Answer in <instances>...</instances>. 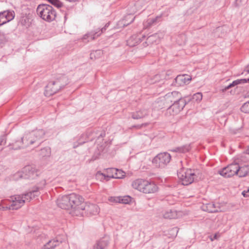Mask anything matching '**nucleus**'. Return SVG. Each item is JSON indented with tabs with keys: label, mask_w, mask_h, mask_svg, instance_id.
<instances>
[{
	"label": "nucleus",
	"mask_w": 249,
	"mask_h": 249,
	"mask_svg": "<svg viewBox=\"0 0 249 249\" xmlns=\"http://www.w3.org/2000/svg\"><path fill=\"white\" fill-rule=\"evenodd\" d=\"M83 198L79 195L72 193L68 195H64L59 197L57 200V206L63 209H73L78 212V207Z\"/></svg>",
	"instance_id": "nucleus-1"
},
{
	"label": "nucleus",
	"mask_w": 249,
	"mask_h": 249,
	"mask_svg": "<svg viewBox=\"0 0 249 249\" xmlns=\"http://www.w3.org/2000/svg\"><path fill=\"white\" fill-rule=\"evenodd\" d=\"M67 78L65 76H61L54 81L49 82L45 87L44 94L49 97L57 93L60 89L67 84Z\"/></svg>",
	"instance_id": "nucleus-2"
},
{
	"label": "nucleus",
	"mask_w": 249,
	"mask_h": 249,
	"mask_svg": "<svg viewBox=\"0 0 249 249\" xmlns=\"http://www.w3.org/2000/svg\"><path fill=\"white\" fill-rule=\"evenodd\" d=\"M132 186L135 189H137L143 193H154L158 191V186L153 182H150L142 179H138L134 180Z\"/></svg>",
	"instance_id": "nucleus-3"
},
{
	"label": "nucleus",
	"mask_w": 249,
	"mask_h": 249,
	"mask_svg": "<svg viewBox=\"0 0 249 249\" xmlns=\"http://www.w3.org/2000/svg\"><path fill=\"white\" fill-rule=\"evenodd\" d=\"M38 15L43 20L51 22L55 19L56 13L53 8L48 4H39L36 9Z\"/></svg>",
	"instance_id": "nucleus-4"
},
{
	"label": "nucleus",
	"mask_w": 249,
	"mask_h": 249,
	"mask_svg": "<svg viewBox=\"0 0 249 249\" xmlns=\"http://www.w3.org/2000/svg\"><path fill=\"white\" fill-rule=\"evenodd\" d=\"M198 171L188 169L186 171H180L178 173V178L182 181V184L188 185L197 180Z\"/></svg>",
	"instance_id": "nucleus-5"
},
{
	"label": "nucleus",
	"mask_w": 249,
	"mask_h": 249,
	"mask_svg": "<svg viewBox=\"0 0 249 249\" xmlns=\"http://www.w3.org/2000/svg\"><path fill=\"white\" fill-rule=\"evenodd\" d=\"M45 134L44 130L41 129H36L25 134V144L30 145L37 143L38 145L40 143L39 141L43 138Z\"/></svg>",
	"instance_id": "nucleus-6"
},
{
	"label": "nucleus",
	"mask_w": 249,
	"mask_h": 249,
	"mask_svg": "<svg viewBox=\"0 0 249 249\" xmlns=\"http://www.w3.org/2000/svg\"><path fill=\"white\" fill-rule=\"evenodd\" d=\"M94 134L95 133L91 130H89L86 133L83 134L78 139L77 142H73V148H76L79 145H82L88 142V139H90V141H92L95 138H97V140L99 141L100 139H102L105 136V132H102L98 136H95Z\"/></svg>",
	"instance_id": "nucleus-7"
},
{
	"label": "nucleus",
	"mask_w": 249,
	"mask_h": 249,
	"mask_svg": "<svg viewBox=\"0 0 249 249\" xmlns=\"http://www.w3.org/2000/svg\"><path fill=\"white\" fill-rule=\"evenodd\" d=\"M40 174V172L35 166L27 165L23 167L20 172L17 173V175L20 178L34 179Z\"/></svg>",
	"instance_id": "nucleus-8"
},
{
	"label": "nucleus",
	"mask_w": 249,
	"mask_h": 249,
	"mask_svg": "<svg viewBox=\"0 0 249 249\" xmlns=\"http://www.w3.org/2000/svg\"><path fill=\"white\" fill-rule=\"evenodd\" d=\"M187 104L186 100L181 98L174 103H173L166 110V115H175L178 113L183 109Z\"/></svg>",
	"instance_id": "nucleus-9"
},
{
	"label": "nucleus",
	"mask_w": 249,
	"mask_h": 249,
	"mask_svg": "<svg viewBox=\"0 0 249 249\" xmlns=\"http://www.w3.org/2000/svg\"><path fill=\"white\" fill-rule=\"evenodd\" d=\"M171 156L167 152L158 154L153 160V163L159 168H164L170 162Z\"/></svg>",
	"instance_id": "nucleus-10"
},
{
	"label": "nucleus",
	"mask_w": 249,
	"mask_h": 249,
	"mask_svg": "<svg viewBox=\"0 0 249 249\" xmlns=\"http://www.w3.org/2000/svg\"><path fill=\"white\" fill-rule=\"evenodd\" d=\"M238 164L232 163L218 171L219 174L225 178H230L238 174Z\"/></svg>",
	"instance_id": "nucleus-11"
},
{
	"label": "nucleus",
	"mask_w": 249,
	"mask_h": 249,
	"mask_svg": "<svg viewBox=\"0 0 249 249\" xmlns=\"http://www.w3.org/2000/svg\"><path fill=\"white\" fill-rule=\"evenodd\" d=\"M109 25V23L108 22L106 24L104 27L102 28L101 29H99L98 31H91L85 34L82 38L83 41L85 43H87L90 40L95 39L106 30Z\"/></svg>",
	"instance_id": "nucleus-12"
},
{
	"label": "nucleus",
	"mask_w": 249,
	"mask_h": 249,
	"mask_svg": "<svg viewBox=\"0 0 249 249\" xmlns=\"http://www.w3.org/2000/svg\"><path fill=\"white\" fill-rule=\"evenodd\" d=\"M81 211H86L90 214L95 215L99 213V208L93 204L87 205L83 200L78 207V212L80 213Z\"/></svg>",
	"instance_id": "nucleus-13"
},
{
	"label": "nucleus",
	"mask_w": 249,
	"mask_h": 249,
	"mask_svg": "<svg viewBox=\"0 0 249 249\" xmlns=\"http://www.w3.org/2000/svg\"><path fill=\"white\" fill-rule=\"evenodd\" d=\"M191 80L192 77L189 75H178L174 79L171 85L177 87L183 86L184 85L188 84Z\"/></svg>",
	"instance_id": "nucleus-14"
},
{
	"label": "nucleus",
	"mask_w": 249,
	"mask_h": 249,
	"mask_svg": "<svg viewBox=\"0 0 249 249\" xmlns=\"http://www.w3.org/2000/svg\"><path fill=\"white\" fill-rule=\"evenodd\" d=\"M18 200H15L13 196H11L12 204L9 206H3L2 204H0V211H6L8 210H18L24 204V201L20 197H17Z\"/></svg>",
	"instance_id": "nucleus-15"
},
{
	"label": "nucleus",
	"mask_w": 249,
	"mask_h": 249,
	"mask_svg": "<svg viewBox=\"0 0 249 249\" xmlns=\"http://www.w3.org/2000/svg\"><path fill=\"white\" fill-rule=\"evenodd\" d=\"M15 14L13 10H5L0 12V26L14 19Z\"/></svg>",
	"instance_id": "nucleus-16"
},
{
	"label": "nucleus",
	"mask_w": 249,
	"mask_h": 249,
	"mask_svg": "<svg viewBox=\"0 0 249 249\" xmlns=\"http://www.w3.org/2000/svg\"><path fill=\"white\" fill-rule=\"evenodd\" d=\"M109 244L108 237H104L96 241L92 249H107Z\"/></svg>",
	"instance_id": "nucleus-17"
},
{
	"label": "nucleus",
	"mask_w": 249,
	"mask_h": 249,
	"mask_svg": "<svg viewBox=\"0 0 249 249\" xmlns=\"http://www.w3.org/2000/svg\"><path fill=\"white\" fill-rule=\"evenodd\" d=\"M219 205H216L213 202L203 203L201 207L202 210L208 213H217L220 211Z\"/></svg>",
	"instance_id": "nucleus-18"
},
{
	"label": "nucleus",
	"mask_w": 249,
	"mask_h": 249,
	"mask_svg": "<svg viewBox=\"0 0 249 249\" xmlns=\"http://www.w3.org/2000/svg\"><path fill=\"white\" fill-rule=\"evenodd\" d=\"M144 35H134L132 36L127 41V44L130 47H134L139 44L142 39L145 38Z\"/></svg>",
	"instance_id": "nucleus-19"
},
{
	"label": "nucleus",
	"mask_w": 249,
	"mask_h": 249,
	"mask_svg": "<svg viewBox=\"0 0 249 249\" xmlns=\"http://www.w3.org/2000/svg\"><path fill=\"white\" fill-rule=\"evenodd\" d=\"M25 141L26 139L25 138V136H24L23 137L21 138L20 140H17L12 144H10L8 145L9 147V149L13 150H18L29 146V145L25 144Z\"/></svg>",
	"instance_id": "nucleus-20"
},
{
	"label": "nucleus",
	"mask_w": 249,
	"mask_h": 249,
	"mask_svg": "<svg viewBox=\"0 0 249 249\" xmlns=\"http://www.w3.org/2000/svg\"><path fill=\"white\" fill-rule=\"evenodd\" d=\"M164 98L167 102L174 103L178 100L180 99L182 97L179 92L174 91L166 94Z\"/></svg>",
	"instance_id": "nucleus-21"
},
{
	"label": "nucleus",
	"mask_w": 249,
	"mask_h": 249,
	"mask_svg": "<svg viewBox=\"0 0 249 249\" xmlns=\"http://www.w3.org/2000/svg\"><path fill=\"white\" fill-rule=\"evenodd\" d=\"M36 192H33V188H32V189L28 193L22 194L21 195H16L13 196L15 200H18V199L17 197H20V198L24 201V203L26 201H30L32 198L35 197V196H36V195H35Z\"/></svg>",
	"instance_id": "nucleus-22"
},
{
	"label": "nucleus",
	"mask_w": 249,
	"mask_h": 249,
	"mask_svg": "<svg viewBox=\"0 0 249 249\" xmlns=\"http://www.w3.org/2000/svg\"><path fill=\"white\" fill-rule=\"evenodd\" d=\"M247 82L249 83V78L246 79H237L234 81H233L231 83L229 84L228 86L225 87L224 88L221 89V91L222 92H225L228 89H230V88L233 87L235 86H237L238 85L240 84H244L245 83H246Z\"/></svg>",
	"instance_id": "nucleus-23"
},
{
	"label": "nucleus",
	"mask_w": 249,
	"mask_h": 249,
	"mask_svg": "<svg viewBox=\"0 0 249 249\" xmlns=\"http://www.w3.org/2000/svg\"><path fill=\"white\" fill-rule=\"evenodd\" d=\"M247 82L249 83V78L246 79H237L234 81H233L231 83L229 84L228 86L225 87L224 88L221 89V91L222 92H225L228 89H230V88L233 87L235 86H237L238 85L240 84H244L245 83H246Z\"/></svg>",
	"instance_id": "nucleus-24"
},
{
	"label": "nucleus",
	"mask_w": 249,
	"mask_h": 249,
	"mask_svg": "<svg viewBox=\"0 0 249 249\" xmlns=\"http://www.w3.org/2000/svg\"><path fill=\"white\" fill-rule=\"evenodd\" d=\"M247 82L249 83V78L246 79H237L234 81H233L231 83L229 84L228 86L225 87L224 88L221 89V91L222 92H225L228 89H230V88L233 87L235 86H237L238 85L240 84H244L245 83H246Z\"/></svg>",
	"instance_id": "nucleus-25"
},
{
	"label": "nucleus",
	"mask_w": 249,
	"mask_h": 249,
	"mask_svg": "<svg viewBox=\"0 0 249 249\" xmlns=\"http://www.w3.org/2000/svg\"><path fill=\"white\" fill-rule=\"evenodd\" d=\"M192 148V143L187 144L181 146L177 147L171 150V151L179 153H185L189 152Z\"/></svg>",
	"instance_id": "nucleus-26"
},
{
	"label": "nucleus",
	"mask_w": 249,
	"mask_h": 249,
	"mask_svg": "<svg viewBox=\"0 0 249 249\" xmlns=\"http://www.w3.org/2000/svg\"><path fill=\"white\" fill-rule=\"evenodd\" d=\"M148 115V111L146 109H140L131 113V117L133 119H140Z\"/></svg>",
	"instance_id": "nucleus-27"
},
{
	"label": "nucleus",
	"mask_w": 249,
	"mask_h": 249,
	"mask_svg": "<svg viewBox=\"0 0 249 249\" xmlns=\"http://www.w3.org/2000/svg\"><path fill=\"white\" fill-rule=\"evenodd\" d=\"M159 36L157 34H154L149 36L146 39V40L143 43L144 47H146L149 45L156 43L159 41Z\"/></svg>",
	"instance_id": "nucleus-28"
},
{
	"label": "nucleus",
	"mask_w": 249,
	"mask_h": 249,
	"mask_svg": "<svg viewBox=\"0 0 249 249\" xmlns=\"http://www.w3.org/2000/svg\"><path fill=\"white\" fill-rule=\"evenodd\" d=\"M59 243L58 240L53 239L49 241L43 246L41 249H54L56 246L59 245Z\"/></svg>",
	"instance_id": "nucleus-29"
},
{
	"label": "nucleus",
	"mask_w": 249,
	"mask_h": 249,
	"mask_svg": "<svg viewBox=\"0 0 249 249\" xmlns=\"http://www.w3.org/2000/svg\"><path fill=\"white\" fill-rule=\"evenodd\" d=\"M238 175L239 177L242 178L247 176L249 173V165H245L242 167H240L238 165Z\"/></svg>",
	"instance_id": "nucleus-30"
},
{
	"label": "nucleus",
	"mask_w": 249,
	"mask_h": 249,
	"mask_svg": "<svg viewBox=\"0 0 249 249\" xmlns=\"http://www.w3.org/2000/svg\"><path fill=\"white\" fill-rule=\"evenodd\" d=\"M46 182L45 179H42L36 185L33 187V192H36L35 195L39 196L40 194L39 191L42 190L45 186Z\"/></svg>",
	"instance_id": "nucleus-31"
},
{
	"label": "nucleus",
	"mask_w": 249,
	"mask_h": 249,
	"mask_svg": "<svg viewBox=\"0 0 249 249\" xmlns=\"http://www.w3.org/2000/svg\"><path fill=\"white\" fill-rule=\"evenodd\" d=\"M163 217L166 219H174L177 217L176 211L167 210L163 214Z\"/></svg>",
	"instance_id": "nucleus-32"
},
{
	"label": "nucleus",
	"mask_w": 249,
	"mask_h": 249,
	"mask_svg": "<svg viewBox=\"0 0 249 249\" xmlns=\"http://www.w3.org/2000/svg\"><path fill=\"white\" fill-rule=\"evenodd\" d=\"M113 171L115 172V174H113V175H110L107 176L109 178H121L125 176V172L121 170L117 169H112Z\"/></svg>",
	"instance_id": "nucleus-33"
},
{
	"label": "nucleus",
	"mask_w": 249,
	"mask_h": 249,
	"mask_svg": "<svg viewBox=\"0 0 249 249\" xmlns=\"http://www.w3.org/2000/svg\"><path fill=\"white\" fill-rule=\"evenodd\" d=\"M51 154V149L49 147H44L41 149L39 155L42 157H49Z\"/></svg>",
	"instance_id": "nucleus-34"
},
{
	"label": "nucleus",
	"mask_w": 249,
	"mask_h": 249,
	"mask_svg": "<svg viewBox=\"0 0 249 249\" xmlns=\"http://www.w3.org/2000/svg\"><path fill=\"white\" fill-rule=\"evenodd\" d=\"M19 24H20L22 26L27 27L29 26V19L27 17H22L20 20Z\"/></svg>",
	"instance_id": "nucleus-35"
},
{
	"label": "nucleus",
	"mask_w": 249,
	"mask_h": 249,
	"mask_svg": "<svg viewBox=\"0 0 249 249\" xmlns=\"http://www.w3.org/2000/svg\"><path fill=\"white\" fill-rule=\"evenodd\" d=\"M131 200V197L128 196H120V203L128 204Z\"/></svg>",
	"instance_id": "nucleus-36"
},
{
	"label": "nucleus",
	"mask_w": 249,
	"mask_h": 249,
	"mask_svg": "<svg viewBox=\"0 0 249 249\" xmlns=\"http://www.w3.org/2000/svg\"><path fill=\"white\" fill-rule=\"evenodd\" d=\"M242 112L249 113V101L245 103L241 107Z\"/></svg>",
	"instance_id": "nucleus-37"
},
{
	"label": "nucleus",
	"mask_w": 249,
	"mask_h": 249,
	"mask_svg": "<svg viewBox=\"0 0 249 249\" xmlns=\"http://www.w3.org/2000/svg\"><path fill=\"white\" fill-rule=\"evenodd\" d=\"M112 169H117L116 168H110L107 169V175L106 176L105 174L101 173V174L102 175L105 177V179H106L107 180H108L110 178H108L107 176H110V175H113V174H115V172L113 171Z\"/></svg>",
	"instance_id": "nucleus-38"
},
{
	"label": "nucleus",
	"mask_w": 249,
	"mask_h": 249,
	"mask_svg": "<svg viewBox=\"0 0 249 249\" xmlns=\"http://www.w3.org/2000/svg\"><path fill=\"white\" fill-rule=\"evenodd\" d=\"M192 98L197 102H199L202 99V94L201 92L196 93L193 95Z\"/></svg>",
	"instance_id": "nucleus-39"
},
{
	"label": "nucleus",
	"mask_w": 249,
	"mask_h": 249,
	"mask_svg": "<svg viewBox=\"0 0 249 249\" xmlns=\"http://www.w3.org/2000/svg\"><path fill=\"white\" fill-rule=\"evenodd\" d=\"M49 2L57 8H60L62 6V3L59 0H51Z\"/></svg>",
	"instance_id": "nucleus-40"
},
{
	"label": "nucleus",
	"mask_w": 249,
	"mask_h": 249,
	"mask_svg": "<svg viewBox=\"0 0 249 249\" xmlns=\"http://www.w3.org/2000/svg\"><path fill=\"white\" fill-rule=\"evenodd\" d=\"M108 200L111 202L120 203V196H110L109 197Z\"/></svg>",
	"instance_id": "nucleus-41"
},
{
	"label": "nucleus",
	"mask_w": 249,
	"mask_h": 249,
	"mask_svg": "<svg viewBox=\"0 0 249 249\" xmlns=\"http://www.w3.org/2000/svg\"><path fill=\"white\" fill-rule=\"evenodd\" d=\"M161 18V16H158L154 18L149 19L148 20V24H149V25H151L153 24L156 23L157 22L159 19Z\"/></svg>",
	"instance_id": "nucleus-42"
},
{
	"label": "nucleus",
	"mask_w": 249,
	"mask_h": 249,
	"mask_svg": "<svg viewBox=\"0 0 249 249\" xmlns=\"http://www.w3.org/2000/svg\"><path fill=\"white\" fill-rule=\"evenodd\" d=\"M126 18H130L131 19L129 23H127L126 24V25H127L129 23H132L134 20L135 17H133V16L132 14H129L125 17V19H126ZM124 25H125V23H124Z\"/></svg>",
	"instance_id": "nucleus-43"
},
{
	"label": "nucleus",
	"mask_w": 249,
	"mask_h": 249,
	"mask_svg": "<svg viewBox=\"0 0 249 249\" xmlns=\"http://www.w3.org/2000/svg\"><path fill=\"white\" fill-rule=\"evenodd\" d=\"M148 125L147 123H144L141 124L134 125L132 126V128H136V129H139L142 128L143 126H146Z\"/></svg>",
	"instance_id": "nucleus-44"
},
{
	"label": "nucleus",
	"mask_w": 249,
	"mask_h": 249,
	"mask_svg": "<svg viewBox=\"0 0 249 249\" xmlns=\"http://www.w3.org/2000/svg\"><path fill=\"white\" fill-rule=\"evenodd\" d=\"M242 194L245 197H249V187L248 188L247 191H244L242 192Z\"/></svg>",
	"instance_id": "nucleus-45"
},
{
	"label": "nucleus",
	"mask_w": 249,
	"mask_h": 249,
	"mask_svg": "<svg viewBox=\"0 0 249 249\" xmlns=\"http://www.w3.org/2000/svg\"><path fill=\"white\" fill-rule=\"evenodd\" d=\"M4 140V138L3 136L0 137V145L2 144V142ZM2 148H0V151L1 150Z\"/></svg>",
	"instance_id": "nucleus-46"
},
{
	"label": "nucleus",
	"mask_w": 249,
	"mask_h": 249,
	"mask_svg": "<svg viewBox=\"0 0 249 249\" xmlns=\"http://www.w3.org/2000/svg\"><path fill=\"white\" fill-rule=\"evenodd\" d=\"M172 230L174 231H175L176 232V233H177V232H178V229L177 228V227H175V228H173Z\"/></svg>",
	"instance_id": "nucleus-47"
},
{
	"label": "nucleus",
	"mask_w": 249,
	"mask_h": 249,
	"mask_svg": "<svg viewBox=\"0 0 249 249\" xmlns=\"http://www.w3.org/2000/svg\"><path fill=\"white\" fill-rule=\"evenodd\" d=\"M217 239V234H215L214 235L213 238L211 239V240H212V241H213L214 239Z\"/></svg>",
	"instance_id": "nucleus-48"
},
{
	"label": "nucleus",
	"mask_w": 249,
	"mask_h": 249,
	"mask_svg": "<svg viewBox=\"0 0 249 249\" xmlns=\"http://www.w3.org/2000/svg\"><path fill=\"white\" fill-rule=\"evenodd\" d=\"M246 71L249 73V66L247 68Z\"/></svg>",
	"instance_id": "nucleus-49"
},
{
	"label": "nucleus",
	"mask_w": 249,
	"mask_h": 249,
	"mask_svg": "<svg viewBox=\"0 0 249 249\" xmlns=\"http://www.w3.org/2000/svg\"><path fill=\"white\" fill-rule=\"evenodd\" d=\"M246 153L249 154V146L248 147V149L246 150Z\"/></svg>",
	"instance_id": "nucleus-50"
},
{
	"label": "nucleus",
	"mask_w": 249,
	"mask_h": 249,
	"mask_svg": "<svg viewBox=\"0 0 249 249\" xmlns=\"http://www.w3.org/2000/svg\"><path fill=\"white\" fill-rule=\"evenodd\" d=\"M189 101H190V99H189V101H188L187 102V103H189Z\"/></svg>",
	"instance_id": "nucleus-51"
},
{
	"label": "nucleus",
	"mask_w": 249,
	"mask_h": 249,
	"mask_svg": "<svg viewBox=\"0 0 249 249\" xmlns=\"http://www.w3.org/2000/svg\"><path fill=\"white\" fill-rule=\"evenodd\" d=\"M189 101H190V99H189V101H188L187 102V103H189Z\"/></svg>",
	"instance_id": "nucleus-52"
},
{
	"label": "nucleus",
	"mask_w": 249,
	"mask_h": 249,
	"mask_svg": "<svg viewBox=\"0 0 249 249\" xmlns=\"http://www.w3.org/2000/svg\"><path fill=\"white\" fill-rule=\"evenodd\" d=\"M189 101H190V99H189V101H188L187 102V103H189Z\"/></svg>",
	"instance_id": "nucleus-53"
},
{
	"label": "nucleus",
	"mask_w": 249,
	"mask_h": 249,
	"mask_svg": "<svg viewBox=\"0 0 249 249\" xmlns=\"http://www.w3.org/2000/svg\"><path fill=\"white\" fill-rule=\"evenodd\" d=\"M127 19H128V20H129V18H126V19H124L125 20H126Z\"/></svg>",
	"instance_id": "nucleus-54"
}]
</instances>
